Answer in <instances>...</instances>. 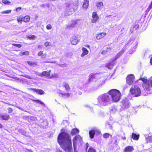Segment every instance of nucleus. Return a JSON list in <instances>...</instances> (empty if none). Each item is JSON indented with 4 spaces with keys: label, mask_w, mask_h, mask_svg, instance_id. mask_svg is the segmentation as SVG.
I'll return each mask as SVG.
<instances>
[{
    "label": "nucleus",
    "mask_w": 152,
    "mask_h": 152,
    "mask_svg": "<svg viewBox=\"0 0 152 152\" xmlns=\"http://www.w3.org/2000/svg\"><path fill=\"white\" fill-rule=\"evenodd\" d=\"M58 142L66 152H73L72 150L71 138L67 133H61L58 136Z\"/></svg>",
    "instance_id": "1"
},
{
    "label": "nucleus",
    "mask_w": 152,
    "mask_h": 152,
    "mask_svg": "<svg viewBox=\"0 0 152 152\" xmlns=\"http://www.w3.org/2000/svg\"><path fill=\"white\" fill-rule=\"evenodd\" d=\"M97 100L99 105L105 106L111 103V98L108 92L99 95L98 97Z\"/></svg>",
    "instance_id": "2"
},
{
    "label": "nucleus",
    "mask_w": 152,
    "mask_h": 152,
    "mask_svg": "<svg viewBox=\"0 0 152 152\" xmlns=\"http://www.w3.org/2000/svg\"><path fill=\"white\" fill-rule=\"evenodd\" d=\"M141 80L143 82L142 84V87L144 90L145 91H148L151 89V83H150V82L145 78H142L141 76L138 80ZM151 92H146L145 91L143 93V95L144 96H146L148 95Z\"/></svg>",
    "instance_id": "3"
},
{
    "label": "nucleus",
    "mask_w": 152,
    "mask_h": 152,
    "mask_svg": "<svg viewBox=\"0 0 152 152\" xmlns=\"http://www.w3.org/2000/svg\"><path fill=\"white\" fill-rule=\"evenodd\" d=\"M108 92L111 97V101L117 102L120 100L121 94L119 91L116 89H113Z\"/></svg>",
    "instance_id": "4"
},
{
    "label": "nucleus",
    "mask_w": 152,
    "mask_h": 152,
    "mask_svg": "<svg viewBox=\"0 0 152 152\" xmlns=\"http://www.w3.org/2000/svg\"><path fill=\"white\" fill-rule=\"evenodd\" d=\"M131 105V103L127 99L125 98L123 99L120 102L121 108L119 110L120 111L122 112L127 110L130 107Z\"/></svg>",
    "instance_id": "5"
},
{
    "label": "nucleus",
    "mask_w": 152,
    "mask_h": 152,
    "mask_svg": "<svg viewBox=\"0 0 152 152\" xmlns=\"http://www.w3.org/2000/svg\"><path fill=\"white\" fill-rule=\"evenodd\" d=\"M138 42L137 39L132 40L131 39L129 42L126 45V47H127L129 45H130L131 46V49L130 50V51L132 52H134L135 51L137 47V45Z\"/></svg>",
    "instance_id": "6"
},
{
    "label": "nucleus",
    "mask_w": 152,
    "mask_h": 152,
    "mask_svg": "<svg viewBox=\"0 0 152 152\" xmlns=\"http://www.w3.org/2000/svg\"><path fill=\"white\" fill-rule=\"evenodd\" d=\"M130 92L133 97H137L140 95L141 91L140 88L137 86H134L130 90Z\"/></svg>",
    "instance_id": "7"
},
{
    "label": "nucleus",
    "mask_w": 152,
    "mask_h": 152,
    "mask_svg": "<svg viewBox=\"0 0 152 152\" xmlns=\"http://www.w3.org/2000/svg\"><path fill=\"white\" fill-rule=\"evenodd\" d=\"M100 130L96 127H93L89 132V134L90 138L92 139L94 137L95 134H100Z\"/></svg>",
    "instance_id": "8"
},
{
    "label": "nucleus",
    "mask_w": 152,
    "mask_h": 152,
    "mask_svg": "<svg viewBox=\"0 0 152 152\" xmlns=\"http://www.w3.org/2000/svg\"><path fill=\"white\" fill-rule=\"evenodd\" d=\"M82 138L79 135L76 136L72 140L74 149L77 148L76 145L77 142H81L82 141Z\"/></svg>",
    "instance_id": "9"
},
{
    "label": "nucleus",
    "mask_w": 152,
    "mask_h": 152,
    "mask_svg": "<svg viewBox=\"0 0 152 152\" xmlns=\"http://www.w3.org/2000/svg\"><path fill=\"white\" fill-rule=\"evenodd\" d=\"M135 81V77L132 74H130L128 75L126 78V83L129 85L132 84Z\"/></svg>",
    "instance_id": "10"
},
{
    "label": "nucleus",
    "mask_w": 152,
    "mask_h": 152,
    "mask_svg": "<svg viewBox=\"0 0 152 152\" xmlns=\"http://www.w3.org/2000/svg\"><path fill=\"white\" fill-rule=\"evenodd\" d=\"M78 20H71V22L66 25V28L70 29L74 27L77 24V22Z\"/></svg>",
    "instance_id": "11"
},
{
    "label": "nucleus",
    "mask_w": 152,
    "mask_h": 152,
    "mask_svg": "<svg viewBox=\"0 0 152 152\" xmlns=\"http://www.w3.org/2000/svg\"><path fill=\"white\" fill-rule=\"evenodd\" d=\"M70 41L72 45H76L79 42V39L77 36H74L71 38Z\"/></svg>",
    "instance_id": "12"
},
{
    "label": "nucleus",
    "mask_w": 152,
    "mask_h": 152,
    "mask_svg": "<svg viewBox=\"0 0 152 152\" xmlns=\"http://www.w3.org/2000/svg\"><path fill=\"white\" fill-rule=\"evenodd\" d=\"M126 50L125 47H124L113 58L114 61H115L118 59L120 56L122 55Z\"/></svg>",
    "instance_id": "13"
},
{
    "label": "nucleus",
    "mask_w": 152,
    "mask_h": 152,
    "mask_svg": "<svg viewBox=\"0 0 152 152\" xmlns=\"http://www.w3.org/2000/svg\"><path fill=\"white\" fill-rule=\"evenodd\" d=\"M113 48L110 47L108 46L106 47L105 50H103L101 52L102 54L103 55H105L107 52H109Z\"/></svg>",
    "instance_id": "14"
},
{
    "label": "nucleus",
    "mask_w": 152,
    "mask_h": 152,
    "mask_svg": "<svg viewBox=\"0 0 152 152\" xmlns=\"http://www.w3.org/2000/svg\"><path fill=\"white\" fill-rule=\"evenodd\" d=\"M98 75L97 74H90L89 76V79L88 80V82H90L91 81L96 78V77H97V75Z\"/></svg>",
    "instance_id": "15"
},
{
    "label": "nucleus",
    "mask_w": 152,
    "mask_h": 152,
    "mask_svg": "<svg viewBox=\"0 0 152 152\" xmlns=\"http://www.w3.org/2000/svg\"><path fill=\"white\" fill-rule=\"evenodd\" d=\"M117 111L116 106H112L110 108V112L111 114H113L115 113Z\"/></svg>",
    "instance_id": "16"
},
{
    "label": "nucleus",
    "mask_w": 152,
    "mask_h": 152,
    "mask_svg": "<svg viewBox=\"0 0 152 152\" xmlns=\"http://www.w3.org/2000/svg\"><path fill=\"white\" fill-rule=\"evenodd\" d=\"M105 83L104 80H102V81H100L99 83H96L95 84L96 86L94 88L95 90L97 89L99 87L101 86L104 84Z\"/></svg>",
    "instance_id": "17"
},
{
    "label": "nucleus",
    "mask_w": 152,
    "mask_h": 152,
    "mask_svg": "<svg viewBox=\"0 0 152 152\" xmlns=\"http://www.w3.org/2000/svg\"><path fill=\"white\" fill-rule=\"evenodd\" d=\"M92 17L93 18V19L92 20V22L93 23L95 22L99 18L97 14L95 12L93 13Z\"/></svg>",
    "instance_id": "18"
},
{
    "label": "nucleus",
    "mask_w": 152,
    "mask_h": 152,
    "mask_svg": "<svg viewBox=\"0 0 152 152\" xmlns=\"http://www.w3.org/2000/svg\"><path fill=\"white\" fill-rule=\"evenodd\" d=\"M115 61L113 58L111 62H110L109 63L107 64L106 65V67L108 68L109 69H110L112 68L113 66H114L115 63Z\"/></svg>",
    "instance_id": "19"
},
{
    "label": "nucleus",
    "mask_w": 152,
    "mask_h": 152,
    "mask_svg": "<svg viewBox=\"0 0 152 152\" xmlns=\"http://www.w3.org/2000/svg\"><path fill=\"white\" fill-rule=\"evenodd\" d=\"M30 90H32L36 92L37 94L42 95L44 93V92L42 90L36 89L35 88H30Z\"/></svg>",
    "instance_id": "20"
},
{
    "label": "nucleus",
    "mask_w": 152,
    "mask_h": 152,
    "mask_svg": "<svg viewBox=\"0 0 152 152\" xmlns=\"http://www.w3.org/2000/svg\"><path fill=\"white\" fill-rule=\"evenodd\" d=\"M134 150L133 147L131 146H128L125 148L124 152H132Z\"/></svg>",
    "instance_id": "21"
},
{
    "label": "nucleus",
    "mask_w": 152,
    "mask_h": 152,
    "mask_svg": "<svg viewBox=\"0 0 152 152\" xmlns=\"http://www.w3.org/2000/svg\"><path fill=\"white\" fill-rule=\"evenodd\" d=\"M96 35H97L96 36L97 39H99L104 37L106 35V34L104 33H101L99 34H98Z\"/></svg>",
    "instance_id": "22"
},
{
    "label": "nucleus",
    "mask_w": 152,
    "mask_h": 152,
    "mask_svg": "<svg viewBox=\"0 0 152 152\" xmlns=\"http://www.w3.org/2000/svg\"><path fill=\"white\" fill-rule=\"evenodd\" d=\"M79 132V130L77 128L72 129L71 132V134L72 135H75Z\"/></svg>",
    "instance_id": "23"
},
{
    "label": "nucleus",
    "mask_w": 152,
    "mask_h": 152,
    "mask_svg": "<svg viewBox=\"0 0 152 152\" xmlns=\"http://www.w3.org/2000/svg\"><path fill=\"white\" fill-rule=\"evenodd\" d=\"M0 118L3 120H7L9 118L10 116L8 115L5 114L1 115L0 116Z\"/></svg>",
    "instance_id": "24"
},
{
    "label": "nucleus",
    "mask_w": 152,
    "mask_h": 152,
    "mask_svg": "<svg viewBox=\"0 0 152 152\" xmlns=\"http://www.w3.org/2000/svg\"><path fill=\"white\" fill-rule=\"evenodd\" d=\"M63 86L65 88L66 90L67 91L70 90V88L68 84L66 82H64L63 83Z\"/></svg>",
    "instance_id": "25"
},
{
    "label": "nucleus",
    "mask_w": 152,
    "mask_h": 152,
    "mask_svg": "<svg viewBox=\"0 0 152 152\" xmlns=\"http://www.w3.org/2000/svg\"><path fill=\"white\" fill-rule=\"evenodd\" d=\"M89 1H84L83 5V7L86 9H87L89 5Z\"/></svg>",
    "instance_id": "26"
},
{
    "label": "nucleus",
    "mask_w": 152,
    "mask_h": 152,
    "mask_svg": "<svg viewBox=\"0 0 152 152\" xmlns=\"http://www.w3.org/2000/svg\"><path fill=\"white\" fill-rule=\"evenodd\" d=\"M96 6L98 9L101 10L103 7V3L102 2H100L97 3Z\"/></svg>",
    "instance_id": "27"
},
{
    "label": "nucleus",
    "mask_w": 152,
    "mask_h": 152,
    "mask_svg": "<svg viewBox=\"0 0 152 152\" xmlns=\"http://www.w3.org/2000/svg\"><path fill=\"white\" fill-rule=\"evenodd\" d=\"M82 50L83 53L82 54V56H84V55H86L88 54V51L86 48H83Z\"/></svg>",
    "instance_id": "28"
},
{
    "label": "nucleus",
    "mask_w": 152,
    "mask_h": 152,
    "mask_svg": "<svg viewBox=\"0 0 152 152\" xmlns=\"http://www.w3.org/2000/svg\"><path fill=\"white\" fill-rule=\"evenodd\" d=\"M23 21L25 22H28L30 20V17L28 15L24 17H23Z\"/></svg>",
    "instance_id": "29"
},
{
    "label": "nucleus",
    "mask_w": 152,
    "mask_h": 152,
    "mask_svg": "<svg viewBox=\"0 0 152 152\" xmlns=\"http://www.w3.org/2000/svg\"><path fill=\"white\" fill-rule=\"evenodd\" d=\"M132 138L135 140H137L139 138V136L137 135L136 134L133 133L132 134Z\"/></svg>",
    "instance_id": "30"
},
{
    "label": "nucleus",
    "mask_w": 152,
    "mask_h": 152,
    "mask_svg": "<svg viewBox=\"0 0 152 152\" xmlns=\"http://www.w3.org/2000/svg\"><path fill=\"white\" fill-rule=\"evenodd\" d=\"M60 94L62 95V97L64 98H66L69 97L70 94L68 93L66 94L61 93Z\"/></svg>",
    "instance_id": "31"
},
{
    "label": "nucleus",
    "mask_w": 152,
    "mask_h": 152,
    "mask_svg": "<svg viewBox=\"0 0 152 152\" xmlns=\"http://www.w3.org/2000/svg\"><path fill=\"white\" fill-rule=\"evenodd\" d=\"M19 133H21L22 135L26 136V132L23 129H19L18 130Z\"/></svg>",
    "instance_id": "32"
},
{
    "label": "nucleus",
    "mask_w": 152,
    "mask_h": 152,
    "mask_svg": "<svg viewBox=\"0 0 152 152\" xmlns=\"http://www.w3.org/2000/svg\"><path fill=\"white\" fill-rule=\"evenodd\" d=\"M43 76L49 77L50 76V73L49 72L47 71H43L42 72Z\"/></svg>",
    "instance_id": "33"
},
{
    "label": "nucleus",
    "mask_w": 152,
    "mask_h": 152,
    "mask_svg": "<svg viewBox=\"0 0 152 152\" xmlns=\"http://www.w3.org/2000/svg\"><path fill=\"white\" fill-rule=\"evenodd\" d=\"M42 123V125L43 126H48V123L46 120H44L42 121V122H41Z\"/></svg>",
    "instance_id": "34"
},
{
    "label": "nucleus",
    "mask_w": 152,
    "mask_h": 152,
    "mask_svg": "<svg viewBox=\"0 0 152 152\" xmlns=\"http://www.w3.org/2000/svg\"><path fill=\"white\" fill-rule=\"evenodd\" d=\"M33 101L34 102H37V103H39V104H41L42 105H43V107H45V104H44V103L43 102H42L40 100H34Z\"/></svg>",
    "instance_id": "35"
},
{
    "label": "nucleus",
    "mask_w": 152,
    "mask_h": 152,
    "mask_svg": "<svg viewBox=\"0 0 152 152\" xmlns=\"http://www.w3.org/2000/svg\"><path fill=\"white\" fill-rule=\"evenodd\" d=\"M152 8L151 6H149L148 9L146 10L145 13V17L146 16V15H147L148 13L149 12L151 9Z\"/></svg>",
    "instance_id": "36"
},
{
    "label": "nucleus",
    "mask_w": 152,
    "mask_h": 152,
    "mask_svg": "<svg viewBox=\"0 0 152 152\" xmlns=\"http://www.w3.org/2000/svg\"><path fill=\"white\" fill-rule=\"evenodd\" d=\"M28 119H29L31 121H35L37 119L36 117L33 116H29Z\"/></svg>",
    "instance_id": "37"
},
{
    "label": "nucleus",
    "mask_w": 152,
    "mask_h": 152,
    "mask_svg": "<svg viewBox=\"0 0 152 152\" xmlns=\"http://www.w3.org/2000/svg\"><path fill=\"white\" fill-rule=\"evenodd\" d=\"M110 135L111 137V135H110L109 134L107 133H105L103 135V137L105 138H107L109 137V136Z\"/></svg>",
    "instance_id": "38"
},
{
    "label": "nucleus",
    "mask_w": 152,
    "mask_h": 152,
    "mask_svg": "<svg viewBox=\"0 0 152 152\" xmlns=\"http://www.w3.org/2000/svg\"><path fill=\"white\" fill-rule=\"evenodd\" d=\"M36 38V37L34 35H30L29 36L28 38L30 39H35V38Z\"/></svg>",
    "instance_id": "39"
},
{
    "label": "nucleus",
    "mask_w": 152,
    "mask_h": 152,
    "mask_svg": "<svg viewBox=\"0 0 152 152\" xmlns=\"http://www.w3.org/2000/svg\"><path fill=\"white\" fill-rule=\"evenodd\" d=\"M11 10H7L3 11L1 12L2 14H8L11 12Z\"/></svg>",
    "instance_id": "40"
},
{
    "label": "nucleus",
    "mask_w": 152,
    "mask_h": 152,
    "mask_svg": "<svg viewBox=\"0 0 152 152\" xmlns=\"http://www.w3.org/2000/svg\"><path fill=\"white\" fill-rule=\"evenodd\" d=\"M131 109H129V112L132 114L134 112L135 107H132L131 108Z\"/></svg>",
    "instance_id": "41"
},
{
    "label": "nucleus",
    "mask_w": 152,
    "mask_h": 152,
    "mask_svg": "<svg viewBox=\"0 0 152 152\" xmlns=\"http://www.w3.org/2000/svg\"><path fill=\"white\" fill-rule=\"evenodd\" d=\"M2 2L6 4H8L11 3V2L8 1L4 0H2Z\"/></svg>",
    "instance_id": "42"
},
{
    "label": "nucleus",
    "mask_w": 152,
    "mask_h": 152,
    "mask_svg": "<svg viewBox=\"0 0 152 152\" xmlns=\"http://www.w3.org/2000/svg\"><path fill=\"white\" fill-rule=\"evenodd\" d=\"M51 45V43L49 42H45L44 43V45L46 47H47L48 46H50Z\"/></svg>",
    "instance_id": "43"
},
{
    "label": "nucleus",
    "mask_w": 152,
    "mask_h": 152,
    "mask_svg": "<svg viewBox=\"0 0 152 152\" xmlns=\"http://www.w3.org/2000/svg\"><path fill=\"white\" fill-rule=\"evenodd\" d=\"M12 45L14 46L17 47L19 48H20L22 46L20 44H13Z\"/></svg>",
    "instance_id": "44"
},
{
    "label": "nucleus",
    "mask_w": 152,
    "mask_h": 152,
    "mask_svg": "<svg viewBox=\"0 0 152 152\" xmlns=\"http://www.w3.org/2000/svg\"><path fill=\"white\" fill-rule=\"evenodd\" d=\"M88 152H96V151L94 149L91 148H90L89 149Z\"/></svg>",
    "instance_id": "45"
},
{
    "label": "nucleus",
    "mask_w": 152,
    "mask_h": 152,
    "mask_svg": "<svg viewBox=\"0 0 152 152\" xmlns=\"http://www.w3.org/2000/svg\"><path fill=\"white\" fill-rule=\"evenodd\" d=\"M8 112L9 113H11L13 111V110L11 107H8L7 109Z\"/></svg>",
    "instance_id": "46"
},
{
    "label": "nucleus",
    "mask_w": 152,
    "mask_h": 152,
    "mask_svg": "<svg viewBox=\"0 0 152 152\" xmlns=\"http://www.w3.org/2000/svg\"><path fill=\"white\" fill-rule=\"evenodd\" d=\"M52 28L51 25L50 24H48L46 26V28L48 29H50Z\"/></svg>",
    "instance_id": "47"
},
{
    "label": "nucleus",
    "mask_w": 152,
    "mask_h": 152,
    "mask_svg": "<svg viewBox=\"0 0 152 152\" xmlns=\"http://www.w3.org/2000/svg\"><path fill=\"white\" fill-rule=\"evenodd\" d=\"M24 77L26 78L29 79H33V77H31L30 76L28 75H25Z\"/></svg>",
    "instance_id": "48"
},
{
    "label": "nucleus",
    "mask_w": 152,
    "mask_h": 152,
    "mask_svg": "<svg viewBox=\"0 0 152 152\" xmlns=\"http://www.w3.org/2000/svg\"><path fill=\"white\" fill-rule=\"evenodd\" d=\"M53 77L55 78H58L59 77V76L57 74H55L53 75Z\"/></svg>",
    "instance_id": "49"
},
{
    "label": "nucleus",
    "mask_w": 152,
    "mask_h": 152,
    "mask_svg": "<svg viewBox=\"0 0 152 152\" xmlns=\"http://www.w3.org/2000/svg\"><path fill=\"white\" fill-rule=\"evenodd\" d=\"M29 54V52L28 51L22 52L23 55H28Z\"/></svg>",
    "instance_id": "50"
},
{
    "label": "nucleus",
    "mask_w": 152,
    "mask_h": 152,
    "mask_svg": "<svg viewBox=\"0 0 152 152\" xmlns=\"http://www.w3.org/2000/svg\"><path fill=\"white\" fill-rule=\"evenodd\" d=\"M18 23H21L22 22V21L23 20V18H21V19H18Z\"/></svg>",
    "instance_id": "51"
},
{
    "label": "nucleus",
    "mask_w": 152,
    "mask_h": 152,
    "mask_svg": "<svg viewBox=\"0 0 152 152\" xmlns=\"http://www.w3.org/2000/svg\"><path fill=\"white\" fill-rule=\"evenodd\" d=\"M21 10V7H18L16 8V11L17 12H19V11Z\"/></svg>",
    "instance_id": "52"
},
{
    "label": "nucleus",
    "mask_w": 152,
    "mask_h": 152,
    "mask_svg": "<svg viewBox=\"0 0 152 152\" xmlns=\"http://www.w3.org/2000/svg\"><path fill=\"white\" fill-rule=\"evenodd\" d=\"M148 80L150 82V83H151V87L152 88V77L150 78L149 80Z\"/></svg>",
    "instance_id": "53"
},
{
    "label": "nucleus",
    "mask_w": 152,
    "mask_h": 152,
    "mask_svg": "<svg viewBox=\"0 0 152 152\" xmlns=\"http://www.w3.org/2000/svg\"><path fill=\"white\" fill-rule=\"evenodd\" d=\"M43 54L42 52V51H40L39 52L38 54V56H40L42 55Z\"/></svg>",
    "instance_id": "54"
},
{
    "label": "nucleus",
    "mask_w": 152,
    "mask_h": 152,
    "mask_svg": "<svg viewBox=\"0 0 152 152\" xmlns=\"http://www.w3.org/2000/svg\"><path fill=\"white\" fill-rule=\"evenodd\" d=\"M147 139V142H151V141L150 140H149V139H150V140H152V137H149Z\"/></svg>",
    "instance_id": "55"
},
{
    "label": "nucleus",
    "mask_w": 152,
    "mask_h": 152,
    "mask_svg": "<svg viewBox=\"0 0 152 152\" xmlns=\"http://www.w3.org/2000/svg\"><path fill=\"white\" fill-rule=\"evenodd\" d=\"M37 48L39 49L42 48H43V46L42 45H39L38 46Z\"/></svg>",
    "instance_id": "56"
},
{
    "label": "nucleus",
    "mask_w": 152,
    "mask_h": 152,
    "mask_svg": "<svg viewBox=\"0 0 152 152\" xmlns=\"http://www.w3.org/2000/svg\"><path fill=\"white\" fill-rule=\"evenodd\" d=\"M139 27V25H136L135 26L134 28H137Z\"/></svg>",
    "instance_id": "57"
},
{
    "label": "nucleus",
    "mask_w": 152,
    "mask_h": 152,
    "mask_svg": "<svg viewBox=\"0 0 152 152\" xmlns=\"http://www.w3.org/2000/svg\"><path fill=\"white\" fill-rule=\"evenodd\" d=\"M66 6L68 7H69L71 6L68 3H67L66 4Z\"/></svg>",
    "instance_id": "58"
},
{
    "label": "nucleus",
    "mask_w": 152,
    "mask_h": 152,
    "mask_svg": "<svg viewBox=\"0 0 152 152\" xmlns=\"http://www.w3.org/2000/svg\"><path fill=\"white\" fill-rule=\"evenodd\" d=\"M88 145H89V144L88 143H87L86 144V150H87V148H88Z\"/></svg>",
    "instance_id": "59"
},
{
    "label": "nucleus",
    "mask_w": 152,
    "mask_h": 152,
    "mask_svg": "<svg viewBox=\"0 0 152 152\" xmlns=\"http://www.w3.org/2000/svg\"><path fill=\"white\" fill-rule=\"evenodd\" d=\"M69 11L71 12H74L75 11V10L74 9H71ZM68 12H69V11H68Z\"/></svg>",
    "instance_id": "60"
},
{
    "label": "nucleus",
    "mask_w": 152,
    "mask_h": 152,
    "mask_svg": "<svg viewBox=\"0 0 152 152\" xmlns=\"http://www.w3.org/2000/svg\"><path fill=\"white\" fill-rule=\"evenodd\" d=\"M39 76L40 77H42L43 76V75L42 74V73H39Z\"/></svg>",
    "instance_id": "61"
},
{
    "label": "nucleus",
    "mask_w": 152,
    "mask_h": 152,
    "mask_svg": "<svg viewBox=\"0 0 152 152\" xmlns=\"http://www.w3.org/2000/svg\"><path fill=\"white\" fill-rule=\"evenodd\" d=\"M84 106L86 107H89V106L87 105V104H85V105H84Z\"/></svg>",
    "instance_id": "62"
},
{
    "label": "nucleus",
    "mask_w": 152,
    "mask_h": 152,
    "mask_svg": "<svg viewBox=\"0 0 152 152\" xmlns=\"http://www.w3.org/2000/svg\"><path fill=\"white\" fill-rule=\"evenodd\" d=\"M3 127V126L1 124H0V128H2Z\"/></svg>",
    "instance_id": "63"
},
{
    "label": "nucleus",
    "mask_w": 152,
    "mask_h": 152,
    "mask_svg": "<svg viewBox=\"0 0 152 152\" xmlns=\"http://www.w3.org/2000/svg\"><path fill=\"white\" fill-rule=\"evenodd\" d=\"M150 63L152 65V57L150 59Z\"/></svg>",
    "instance_id": "64"
}]
</instances>
